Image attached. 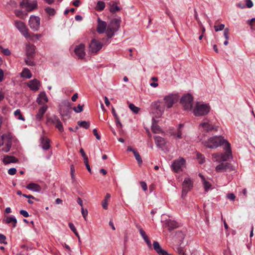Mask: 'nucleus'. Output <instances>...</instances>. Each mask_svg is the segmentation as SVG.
<instances>
[{
    "label": "nucleus",
    "instance_id": "nucleus-1",
    "mask_svg": "<svg viewBox=\"0 0 255 255\" xmlns=\"http://www.w3.org/2000/svg\"><path fill=\"white\" fill-rule=\"evenodd\" d=\"M205 145L210 148H216L220 146H223L224 149L226 150L224 153H216L212 154V159L214 162L226 161L232 157L230 144L221 136L210 138L205 142Z\"/></svg>",
    "mask_w": 255,
    "mask_h": 255
},
{
    "label": "nucleus",
    "instance_id": "nucleus-2",
    "mask_svg": "<svg viewBox=\"0 0 255 255\" xmlns=\"http://www.w3.org/2000/svg\"><path fill=\"white\" fill-rule=\"evenodd\" d=\"M178 100V96L176 94H169L163 98V102L158 101L151 105V114L153 115V121L155 118H160L166 108L170 109Z\"/></svg>",
    "mask_w": 255,
    "mask_h": 255
},
{
    "label": "nucleus",
    "instance_id": "nucleus-3",
    "mask_svg": "<svg viewBox=\"0 0 255 255\" xmlns=\"http://www.w3.org/2000/svg\"><path fill=\"white\" fill-rule=\"evenodd\" d=\"M210 110L209 104L198 102L193 108V113L195 116H204L210 112Z\"/></svg>",
    "mask_w": 255,
    "mask_h": 255
},
{
    "label": "nucleus",
    "instance_id": "nucleus-4",
    "mask_svg": "<svg viewBox=\"0 0 255 255\" xmlns=\"http://www.w3.org/2000/svg\"><path fill=\"white\" fill-rule=\"evenodd\" d=\"M120 21L121 20L117 18H113L111 20L106 30L107 35L109 38H111L114 33L118 30L120 26Z\"/></svg>",
    "mask_w": 255,
    "mask_h": 255
},
{
    "label": "nucleus",
    "instance_id": "nucleus-5",
    "mask_svg": "<svg viewBox=\"0 0 255 255\" xmlns=\"http://www.w3.org/2000/svg\"><path fill=\"white\" fill-rule=\"evenodd\" d=\"M20 10L15 11L16 16L26 15L27 12L32 10V4L28 0H22L20 3Z\"/></svg>",
    "mask_w": 255,
    "mask_h": 255
},
{
    "label": "nucleus",
    "instance_id": "nucleus-6",
    "mask_svg": "<svg viewBox=\"0 0 255 255\" xmlns=\"http://www.w3.org/2000/svg\"><path fill=\"white\" fill-rule=\"evenodd\" d=\"M185 160L182 157H179L174 160L171 164V168L175 172H179L185 167Z\"/></svg>",
    "mask_w": 255,
    "mask_h": 255
},
{
    "label": "nucleus",
    "instance_id": "nucleus-7",
    "mask_svg": "<svg viewBox=\"0 0 255 255\" xmlns=\"http://www.w3.org/2000/svg\"><path fill=\"white\" fill-rule=\"evenodd\" d=\"M193 98L192 96L187 94L184 95L181 99L180 102L186 111H190L192 108Z\"/></svg>",
    "mask_w": 255,
    "mask_h": 255
},
{
    "label": "nucleus",
    "instance_id": "nucleus-8",
    "mask_svg": "<svg viewBox=\"0 0 255 255\" xmlns=\"http://www.w3.org/2000/svg\"><path fill=\"white\" fill-rule=\"evenodd\" d=\"M193 182L189 177L185 178L182 183V197H183L186 195L187 193L192 188Z\"/></svg>",
    "mask_w": 255,
    "mask_h": 255
},
{
    "label": "nucleus",
    "instance_id": "nucleus-9",
    "mask_svg": "<svg viewBox=\"0 0 255 255\" xmlns=\"http://www.w3.org/2000/svg\"><path fill=\"white\" fill-rule=\"evenodd\" d=\"M75 57L79 59H83L86 55L85 46L81 43L76 45L74 50Z\"/></svg>",
    "mask_w": 255,
    "mask_h": 255
},
{
    "label": "nucleus",
    "instance_id": "nucleus-10",
    "mask_svg": "<svg viewBox=\"0 0 255 255\" xmlns=\"http://www.w3.org/2000/svg\"><path fill=\"white\" fill-rule=\"evenodd\" d=\"M14 24L17 29L27 40L30 39V34L28 32L27 29L23 22L21 21H15Z\"/></svg>",
    "mask_w": 255,
    "mask_h": 255
},
{
    "label": "nucleus",
    "instance_id": "nucleus-11",
    "mask_svg": "<svg viewBox=\"0 0 255 255\" xmlns=\"http://www.w3.org/2000/svg\"><path fill=\"white\" fill-rule=\"evenodd\" d=\"M103 44L101 42L94 39L92 40L89 45V51L92 53H97L100 50Z\"/></svg>",
    "mask_w": 255,
    "mask_h": 255
},
{
    "label": "nucleus",
    "instance_id": "nucleus-12",
    "mask_svg": "<svg viewBox=\"0 0 255 255\" xmlns=\"http://www.w3.org/2000/svg\"><path fill=\"white\" fill-rule=\"evenodd\" d=\"M70 103H63L60 106L59 113L61 116L63 117L68 116L70 112Z\"/></svg>",
    "mask_w": 255,
    "mask_h": 255
},
{
    "label": "nucleus",
    "instance_id": "nucleus-13",
    "mask_svg": "<svg viewBox=\"0 0 255 255\" xmlns=\"http://www.w3.org/2000/svg\"><path fill=\"white\" fill-rule=\"evenodd\" d=\"M199 128L203 131L207 132L211 131L214 129L213 126L209 123L207 119H205L199 125Z\"/></svg>",
    "mask_w": 255,
    "mask_h": 255
},
{
    "label": "nucleus",
    "instance_id": "nucleus-14",
    "mask_svg": "<svg viewBox=\"0 0 255 255\" xmlns=\"http://www.w3.org/2000/svg\"><path fill=\"white\" fill-rule=\"evenodd\" d=\"M49 121L51 122V123L54 124L56 128L58 129V130L62 132L64 131V128L63 127V125L59 119L56 116H53L51 117Z\"/></svg>",
    "mask_w": 255,
    "mask_h": 255
},
{
    "label": "nucleus",
    "instance_id": "nucleus-15",
    "mask_svg": "<svg viewBox=\"0 0 255 255\" xmlns=\"http://www.w3.org/2000/svg\"><path fill=\"white\" fill-rule=\"evenodd\" d=\"M25 52L26 57L25 58V62L27 65H31L32 58V48L30 43L26 44Z\"/></svg>",
    "mask_w": 255,
    "mask_h": 255
},
{
    "label": "nucleus",
    "instance_id": "nucleus-16",
    "mask_svg": "<svg viewBox=\"0 0 255 255\" xmlns=\"http://www.w3.org/2000/svg\"><path fill=\"white\" fill-rule=\"evenodd\" d=\"M153 247L159 255H170L165 250L162 249L158 242L154 241L153 242Z\"/></svg>",
    "mask_w": 255,
    "mask_h": 255
},
{
    "label": "nucleus",
    "instance_id": "nucleus-17",
    "mask_svg": "<svg viewBox=\"0 0 255 255\" xmlns=\"http://www.w3.org/2000/svg\"><path fill=\"white\" fill-rule=\"evenodd\" d=\"M48 99L46 93L44 92H41L36 99V102L39 105H45V104L48 102Z\"/></svg>",
    "mask_w": 255,
    "mask_h": 255
},
{
    "label": "nucleus",
    "instance_id": "nucleus-18",
    "mask_svg": "<svg viewBox=\"0 0 255 255\" xmlns=\"http://www.w3.org/2000/svg\"><path fill=\"white\" fill-rule=\"evenodd\" d=\"M48 107L47 105H43L39 109L38 113L35 116V119L37 121H40L43 117L44 114L45 113L47 110Z\"/></svg>",
    "mask_w": 255,
    "mask_h": 255
},
{
    "label": "nucleus",
    "instance_id": "nucleus-19",
    "mask_svg": "<svg viewBox=\"0 0 255 255\" xmlns=\"http://www.w3.org/2000/svg\"><path fill=\"white\" fill-rule=\"evenodd\" d=\"M40 145L44 150H48L50 147V140L46 137L42 136L40 139Z\"/></svg>",
    "mask_w": 255,
    "mask_h": 255
},
{
    "label": "nucleus",
    "instance_id": "nucleus-20",
    "mask_svg": "<svg viewBox=\"0 0 255 255\" xmlns=\"http://www.w3.org/2000/svg\"><path fill=\"white\" fill-rule=\"evenodd\" d=\"M230 166V164L229 163H223L221 162L219 165H218L216 168L215 170L217 172H226Z\"/></svg>",
    "mask_w": 255,
    "mask_h": 255
},
{
    "label": "nucleus",
    "instance_id": "nucleus-21",
    "mask_svg": "<svg viewBox=\"0 0 255 255\" xmlns=\"http://www.w3.org/2000/svg\"><path fill=\"white\" fill-rule=\"evenodd\" d=\"M107 23L106 22L101 20L99 17L98 19L97 31L99 33H103L106 31Z\"/></svg>",
    "mask_w": 255,
    "mask_h": 255
},
{
    "label": "nucleus",
    "instance_id": "nucleus-22",
    "mask_svg": "<svg viewBox=\"0 0 255 255\" xmlns=\"http://www.w3.org/2000/svg\"><path fill=\"white\" fill-rule=\"evenodd\" d=\"M154 138L156 146L159 148H162L166 143L165 140L160 136H155Z\"/></svg>",
    "mask_w": 255,
    "mask_h": 255
},
{
    "label": "nucleus",
    "instance_id": "nucleus-23",
    "mask_svg": "<svg viewBox=\"0 0 255 255\" xmlns=\"http://www.w3.org/2000/svg\"><path fill=\"white\" fill-rule=\"evenodd\" d=\"M153 116V115L152 114ZM158 118H155V121H153V118L152 119V125L151 127V130L152 132L154 133H159L162 132V129L160 128V127L156 124L157 121L156 120V119H158Z\"/></svg>",
    "mask_w": 255,
    "mask_h": 255
},
{
    "label": "nucleus",
    "instance_id": "nucleus-24",
    "mask_svg": "<svg viewBox=\"0 0 255 255\" xmlns=\"http://www.w3.org/2000/svg\"><path fill=\"white\" fill-rule=\"evenodd\" d=\"M17 159L12 156L6 155L3 159V162L5 164H9L11 163H15Z\"/></svg>",
    "mask_w": 255,
    "mask_h": 255
},
{
    "label": "nucleus",
    "instance_id": "nucleus-25",
    "mask_svg": "<svg viewBox=\"0 0 255 255\" xmlns=\"http://www.w3.org/2000/svg\"><path fill=\"white\" fill-rule=\"evenodd\" d=\"M199 176L202 180V182L204 185L205 191L207 192L209 190V189L211 188V184L205 179V177L202 174H199Z\"/></svg>",
    "mask_w": 255,
    "mask_h": 255
},
{
    "label": "nucleus",
    "instance_id": "nucleus-26",
    "mask_svg": "<svg viewBox=\"0 0 255 255\" xmlns=\"http://www.w3.org/2000/svg\"><path fill=\"white\" fill-rule=\"evenodd\" d=\"M166 225L169 230H172L178 227V224L176 221L170 220L167 221Z\"/></svg>",
    "mask_w": 255,
    "mask_h": 255
},
{
    "label": "nucleus",
    "instance_id": "nucleus-27",
    "mask_svg": "<svg viewBox=\"0 0 255 255\" xmlns=\"http://www.w3.org/2000/svg\"><path fill=\"white\" fill-rule=\"evenodd\" d=\"M21 76L23 78L29 79L31 77L30 71L28 69L24 68L21 73Z\"/></svg>",
    "mask_w": 255,
    "mask_h": 255
},
{
    "label": "nucleus",
    "instance_id": "nucleus-28",
    "mask_svg": "<svg viewBox=\"0 0 255 255\" xmlns=\"http://www.w3.org/2000/svg\"><path fill=\"white\" fill-rule=\"evenodd\" d=\"M110 197H111V195L109 193H107L106 195L105 199L102 201V205L103 208L104 209H107L108 205V200L110 199Z\"/></svg>",
    "mask_w": 255,
    "mask_h": 255
},
{
    "label": "nucleus",
    "instance_id": "nucleus-29",
    "mask_svg": "<svg viewBox=\"0 0 255 255\" xmlns=\"http://www.w3.org/2000/svg\"><path fill=\"white\" fill-rule=\"evenodd\" d=\"M5 222L7 224L12 223L13 227H15L16 224L17 223L16 219L14 217H7L5 220Z\"/></svg>",
    "mask_w": 255,
    "mask_h": 255
},
{
    "label": "nucleus",
    "instance_id": "nucleus-30",
    "mask_svg": "<svg viewBox=\"0 0 255 255\" xmlns=\"http://www.w3.org/2000/svg\"><path fill=\"white\" fill-rule=\"evenodd\" d=\"M40 86L41 84L38 80L36 79L33 80V91H37L39 89Z\"/></svg>",
    "mask_w": 255,
    "mask_h": 255
},
{
    "label": "nucleus",
    "instance_id": "nucleus-31",
    "mask_svg": "<svg viewBox=\"0 0 255 255\" xmlns=\"http://www.w3.org/2000/svg\"><path fill=\"white\" fill-rule=\"evenodd\" d=\"M14 115L17 119L24 121V119L21 114L20 110L19 109L16 110L14 112Z\"/></svg>",
    "mask_w": 255,
    "mask_h": 255
},
{
    "label": "nucleus",
    "instance_id": "nucleus-32",
    "mask_svg": "<svg viewBox=\"0 0 255 255\" xmlns=\"http://www.w3.org/2000/svg\"><path fill=\"white\" fill-rule=\"evenodd\" d=\"M78 124L79 126L88 129L90 127V123L86 121H79Z\"/></svg>",
    "mask_w": 255,
    "mask_h": 255
},
{
    "label": "nucleus",
    "instance_id": "nucleus-33",
    "mask_svg": "<svg viewBox=\"0 0 255 255\" xmlns=\"http://www.w3.org/2000/svg\"><path fill=\"white\" fill-rule=\"evenodd\" d=\"M197 159L199 163L203 164L205 161V158L202 154L197 153L196 154Z\"/></svg>",
    "mask_w": 255,
    "mask_h": 255
},
{
    "label": "nucleus",
    "instance_id": "nucleus-34",
    "mask_svg": "<svg viewBox=\"0 0 255 255\" xmlns=\"http://www.w3.org/2000/svg\"><path fill=\"white\" fill-rule=\"evenodd\" d=\"M105 7V4L104 2L99 1L97 2V5H96V9L98 10H102L104 9V8Z\"/></svg>",
    "mask_w": 255,
    "mask_h": 255
},
{
    "label": "nucleus",
    "instance_id": "nucleus-35",
    "mask_svg": "<svg viewBox=\"0 0 255 255\" xmlns=\"http://www.w3.org/2000/svg\"><path fill=\"white\" fill-rule=\"evenodd\" d=\"M129 108L135 114H137L139 110V109L133 104L129 105Z\"/></svg>",
    "mask_w": 255,
    "mask_h": 255
},
{
    "label": "nucleus",
    "instance_id": "nucleus-36",
    "mask_svg": "<svg viewBox=\"0 0 255 255\" xmlns=\"http://www.w3.org/2000/svg\"><path fill=\"white\" fill-rule=\"evenodd\" d=\"M45 11H46L47 13L49 15L52 16L56 14L55 10L52 8L47 7L45 8Z\"/></svg>",
    "mask_w": 255,
    "mask_h": 255
},
{
    "label": "nucleus",
    "instance_id": "nucleus-37",
    "mask_svg": "<svg viewBox=\"0 0 255 255\" xmlns=\"http://www.w3.org/2000/svg\"><path fill=\"white\" fill-rule=\"evenodd\" d=\"M133 154H134V157H135L136 160H137L138 163L141 164L142 163V159H141L139 154L138 153V152L137 151H136L135 152H134Z\"/></svg>",
    "mask_w": 255,
    "mask_h": 255
},
{
    "label": "nucleus",
    "instance_id": "nucleus-38",
    "mask_svg": "<svg viewBox=\"0 0 255 255\" xmlns=\"http://www.w3.org/2000/svg\"><path fill=\"white\" fill-rule=\"evenodd\" d=\"M248 23L251 26L252 30L255 29V18H253L251 20H248Z\"/></svg>",
    "mask_w": 255,
    "mask_h": 255
},
{
    "label": "nucleus",
    "instance_id": "nucleus-39",
    "mask_svg": "<svg viewBox=\"0 0 255 255\" xmlns=\"http://www.w3.org/2000/svg\"><path fill=\"white\" fill-rule=\"evenodd\" d=\"M33 18H34V17H33ZM34 20L36 23V27L33 26V31H36L38 30L40 24V18L39 17H34Z\"/></svg>",
    "mask_w": 255,
    "mask_h": 255
},
{
    "label": "nucleus",
    "instance_id": "nucleus-40",
    "mask_svg": "<svg viewBox=\"0 0 255 255\" xmlns=\"http://www.w3.org/2000/svg\"><path fill=\"white\" fill-rule=\"evenodd\" d=\"M41 191V187L35 183H33V192H40Z\"/></svg>",
    "mask_w": 255,
    "mask_h": 255
},
{
    "label": "nucleus",
    "instance_id": "nucleus-41",
    "mask_svg": "<svg viewBox=\"0 0 255 255\" xmlns=\"http://www.w3.org/2000/svg\"><path fill=\"white\" fill-rule=\"evenodd\" d=\"M224 27H225V25L223 24H221L219 25H215L214 26V28H215L216 31H221L224 29Z\"/></svg>",
    "mask_w": 255,
    "mask_h": 255
},
{
    "label": "nucleus",
    "instance_id": "nucleus-42",
    "mask_svg": "<svg viewBox=\"0 0 255 255\" xmlns=\"http://www.w3.org/2000/svg\"><path fill=\"white\" fill-rule=\"evenodd\" d=\"M183 125L180 124L179 125V130L178 132L175 134L176 137L178 138H182V132L180 130V129L183 127Z\"/></svg>",
    "mask_w": 255,
    "mask_h": 255
},
{
    "label": "nucleus",
    "instance_id": "nucleus-43",
    "mask_svg": "<svg viewBox=\"0 0 255 255\" xmlns=\"http://www.w3.org/2000/svg\"><path fill=\"white\" fill-rule=\"evenodd\" d=\"M119 10H120V7L114 4H113L110 8V11L113 13H115Z\"/></svg>",
    "mask_w": 255,
    "mask_h": 255
},
{
    "label": "nucleus",
    "instance_id": "nucleus-44",
    "mask_svg": "<svg viewBox=\"0 0 255 255\" xmlns=\"http://www.w3.org/2000/svg\"><path fill=\"white\" fill-rule=\"evenodd\" d=\"M83 105H79L77 108H73L74 111L76 113H80L83 111Z\"/></svg>",
    "mask_w": 255,
    "mask_h": 255
},
{
    "label": "nucleus",
    "instance_id": "nucleus-45",
    "mask_svg": "<svg viewBox=\"0 0 255 255\" xmlns=\"http://www.w3.org/2000/svg\"><path fill=\"white\" fill-rule=\"evenodd\" d=\"M6 237L4 235L0 234V243L7 244V242L5 241Z\"/></svg>",
    "mask_w": 255,
    "mask_h": 255
},
{
    "label": "nucleus",
    "instance_id": "nucleus-46",
    "mask_svg": "<svg viewBox=\"0 0 255 255\" xmlns=\"http://www.w3.org/2000/svg\"><path fill=\"white\" fill-rule=\"evenodd\" d=\"M229 29L228 28H226L224 29V35L226 39L228 40L229 38Z\"/></svg>",
    "mask_w": 255,
    "mask_h": 255
},
{
    "label": "nucleus",
    "instance_id": "nucleus-47",
    "mask_svg": "<svg viewBox=\"0 0 255 255\" xmlns=\"http://www.w3.org/2000/svg\"><path fill=\"white\" fill-rule=\"evenodd\" d=\"M81 213L83 215V217L85 219V220H86V217L88 215V210L87 209L84 210L83 208H81Z\"/></svg>",
    "mask_w": 255,
    "mask_h": 255
},
{
    "label": "nucleus",
    "instance_id": "nucleus-48",
    "mask_svg": "<svg viewBox=\"0 0 255 255\" xmlns=\"http://www.w3.org/2000/svg\"><path fill=\"white\" fill-rule=\"evenodd\" d=\"M1 52H2V53L3 54H4L5 55H7V56H8V55H10V54H11L10 51H9V50L8 48H5V49L2 48Z\"/></svg>",
    "mask_w": 255,
    "mask_h": 255
},
{
    "label": "nucleus",
    "instance_id": "nucleus-49",
    "mask_svg": "<svg viewBox=\"0 0 255 255\" xmlns=\"http://www.w3.org/2000/svg\"><path fill=\"white\" fill-rule=\"evenodd\" d=\"M16 172V170L15 168H10L8 170V173L9 174V175H13L14 174H15Z\"/></svg>",
    "mask_w": 255,
    "mask_h": 255
},
{
    "label": "nucleus",
    "instance_id": "nucleus-50",
    "mask_svg": "<svg viewBox=\"0 0 255 255\" xmlns=\"http://www.w3.org/2000/svg\"><path fill=\"white\" fill-rule=\"evenodd\" d=\"M20 214L22 215L24 217H28L29 216L28 213L24 210H21L20 211Z\"/></svg>",
    "mask_w": 255,
    "mask_h": 255
},
{
    "label": "nucleus",
    "instance_id": "nucleus-51",
    "mask_svg": "<svg viewBox=\"0 0 255 255\" xmlns=\"http://www.w3.org/2000/svg\"><path fill=\"white\" fill-rule=\"evenodd\" d=\"M140 186L142 189L145 191L147 189L146 184L145 182L141 181L140 182Z\"/></svg>",
    "mask_w": 255,
    "mask_h": 255
},
{
    "label": "nucleus",
    "instance_id": "nucleus-52",
    "mask_svg": "<svg viewBox=\"0 0 255 255\" xmlns=\"http://www.w3.org/2000/svg\"><path fill=\"white\" fill-rule=\"evenodd\" d=\"M74 167L73 165L71 166V178L73 181L75 180V176L74 174Z\"/></svg>",
    "mask_w": 255,
    "mask_h": 255
},
{
    "label": "nucleus",
    "instance_id": "nucleus-53",
    "mask_svg": "<svg viewBox=\"0 0 255 255\" xmlns=\"http://www.w3.org/2000/svg\"><path fill=\"white\" fill-rule=\"evenodd\" d=\"M93 131V133H94V135L96 136V138L98 140H100L101 139V136L98 134L97 129H96V128L94 129Z\"/></svg>",
    "mask_w": 255,
    "mask_h": 255
},
{
    "label": "nucleus",
    "instance_id": "nucleus-54",
    "mask_svg": "<svg viewBox=\"0 0 255 255\" xmlns=\"http://www.w3.org/2000/svg\"><path fill=\"white\" fill-rule=\"evenodd\" d=\"M227 197L230 200L233 201L235 200L236 197L235 195L233 193H230L227 195Z\"/></svg>",
    "mask_w": 255,
    "mask_h": 255
},
{
    "label": "nucleus",
    "instance_id": "nucleus-55",
    "mask_svg": "<svg viewBox=\"0 0 255 255\" xmlns=\"http://www.w3.org/2000/svg\"><path fill=\"white\" fill-rule=\"evenodd\" d=\"M69 227L73 232H76V229L72 223H69Z\"/></svg>",
    "mask_w": 255,
    "mask_h": 255
},
{
    "label": "nucleus",
    "instance_id": "nucleus-56",
    "mask_svg": "<svg viewBox=\"0 0 255 255\" xmlns=\"http://www.w3.org/2000/svg\"><path fill=\"white\" fill-rule=\"evenodd\" d=\"M246 4L249 8H251L253 6V3L251 0H247Z\"/></svg>",
    "mask_w": 255,
    "mask_h": 255
},
{
    "label": "nucleus",
    "instance_id": "nucleus-57",
    "mask_svg": "<svg viewBox=\"0 0 255 255\" xmlns=\"http://www.w3.org/2000/svg\"><path fill=\"white\" fill-rule=\"evenodd\" d=\"M139 232L140 236L142 237V238H144L145 237L147 236L146 235L145 232H144V231L143 229H140V231H139Z\"/></svg>",
    "mask_w": 255,
    "mask_h": 255
},
{
    "label": "nucleus",
    "instance_id": "nucleus-58",
    "mask_svg": "<svg viewBox=\"0 0 255 255\" xmlns=\"http://www.w3.org/2000/svg\"><path fill=\"white\" fill-rule=\"evenodd\" d=\"M80 1L79 0H75L73 1V5L75 6H78L80 4Z\"/></svg>",
    "mask_w": 255,
    "mask_h": 255
},
{
    "label": "nucleus",
    "instance_id": "nucleus-59",
    "mask_svg": "<svg viewBox=\"0 0 255 255\" xmlns=\"http://www.w3.org/2000/svg\"><path fill=\"white\" fill-rule=\"evenodd\" d=\"M78 204L83 208V201L80 198H78L77 200Z\"/></svg>",
    "mask_w": 255,
    "mask_h": 255
},
{
    "label": "nucleus",
    "instance_id": "nucleus-60",
    "mask_svg": "<svg viewBox=\"0 0 255 255\" xmlns=\"http://www.w3.org/2000/svg\"><path fill=\"white\" fill-rule=\"evenodd\" d=\"M3 78V72L0 69V82H1Z\"/></svg>",
    "mask_w": 255,
    "mask_h": 255
},
{
    "label": "nucleus",
    "instance_id": "nucleus-61",
    "mask_svg": "<svg viewBox=\"0 0 255 255\" xmlns=\"http://www.w3.org/2000/svg\"><path fill=\"white\" fill-rule=\"evenodd\" d=\"M77 98H78V94L77 93H75L72 97V101L75 102V101H76Z\"/></svg>",
    "mask_w": 255,
    "mask_h": 255
},
{
    "label": "nucleus",
    "instance_id": "nucleus-62",
    "mask_svg": "<svg viewBox=\"0 0 255 255\" xmlns=\"http://www.w3.org/2000/svg\"><path fill=\"white\" fill-rule=\"evenodd\" d=\"M80 153H81V155H82V156L83 157H84V156H87V155H86L85 153V151H84V149H83L82 148H81L80 149Z\"/></svg>",
    "mask_w": 255,
    "mask_h": 255
},
{
    "label": "nucleus",
    "instance_id": "nucleus-63",
    "mask_svg": "<svg viewBox=\"0 0 255 255\" xmlns=\"http://www.w3.org/2000/svg\"><path fill=\"white\" fill-rule=\"evenodd\" d=\"M177 251L179 255H182V254L184 252L183 249L181 248H178L177 249Z\"/></svg>",
    "mask_w": 255,
    "mask_h": 255
},
{
    "label": "nucleus",
    "instance_id": "nucleus-64",
    "mask_svg": "<svg viewBox=\"0 0 255 255\" xmlns=\"http://www.w3.org/2000/svg\"><path fill=\"white\" fill-rule=\"evenodd\" d=\"M105 103L107 106H109L110 104L109 100L107 97H105Z\"/></svg>",
    "mask_w": 255,
    "mask_h": 255
}]
</instances>
